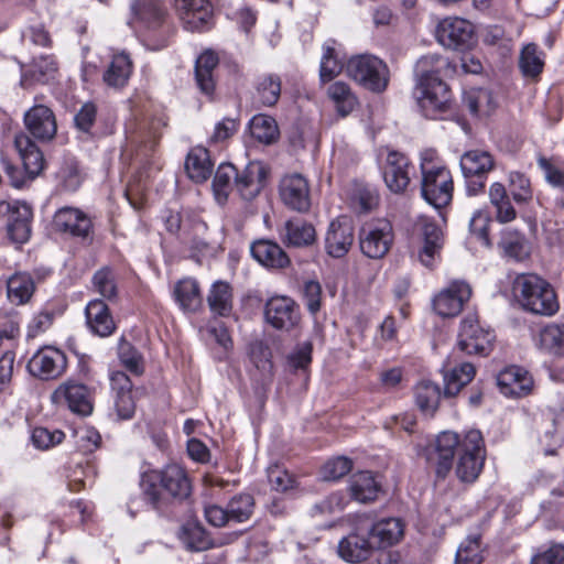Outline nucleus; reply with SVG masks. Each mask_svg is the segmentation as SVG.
Wrapping results in <instances>:
<instances>
[{
    "label": "nucleus",
    "mask_w": 564,
    "mask_h": 564,
    "mask_svg": "<svg viewBox=\"0 0 564 564\" xmlns=\"http://www.w3.org/2000/svg\"><path fill=\"white\" fill-rule=\"evenodd\" d=\"M455 455L456 477L462 482H474L479 477L486 459L485 442L480 431L470 430L463 436L445 431L436 436L429 452V460L435 467L438 478L444 479L451 473Z\"/></svg>",
    "instance_id": "nucleus-1"
},
{
    "label": "nucleus",
    "mask_w": 564,
    "mask_h": 564,
    "mask_svg": "<svg viewBox=\"0 0 564 564\" xmlns=\"http://www.w3.org/2000/svg\"><path fill=\"white\" fill-rule=\"evenodd\" d=\"M420 170L424 200L436 209L447 206L453 198V177L435 149L421 151Z\"/></svg>",
    "instance_id": "nucleus-2"
},
{
    "label": "nucleus",
    "mask_w": 564,
    "mask_h": 564,
    "mask_svg": "<svg viewBox=\"0 0 564 564\" xmlns=\"http://www.w3.org/2000/svg\"><path fill=\"white\" fill-rule=\"evenodd\" d=\"M512 292L522 307L540 315H553L558 310L555 293L547 282L535 274H519Z\"/></svg>",
    "instance_id": "nucleus-3"
},
{
    "label": "nucleus",
    "mask_w": 564,
    "mask_h": 564,
    "mask_svg": "<svg viewBox=\"0 0 564 564\" xmlns=\"http://www.w3.org/2000/svg\"><path fill=\"white\" fill-rule=\"evenodd\" d=\"M144 495L153 506H156L163 495L177 499L187 498L191 494V482L185 470L176 465H167L159 471H151L143 480Z\"/></svg>",
    "instance_id": "nucleus-4"
},
{
    "label": "nucleus",
    "mask_w": 564,
    "mask_h": 564,
    "mask_svg": "<svg viewBox=\"0 0 564 564\" xmlns=\"http://www.w3.org/2000/svg\"><path fill=\"white\" fill-rule=\"evenodd\" d=\"M346 74L364 88L373 93L384 91L390 80L388 65L371 54L350 57L346 64Z\"/></svg>",
    "instance_id": "nucleus-5"
},
{
    "label": "nucleus",
    "mask_w": 564,
    "mask_h": 564,
    "mask_svg": "<svg viewBox=\"0 0 564 564\" xmlns=\"http://www.w3.org/2000/svg\"><path fill=\"white\" fill-rule=\"evenodd\" d=\"M413 97L422 113L430 119L442 118L451 109L452 94L442 79L415 82Z\"/></svg>",
    "instance_id": "nucleus-6"
},
{
    "label": "nucleus",
    "mask_w": 564,
    "mask_h": 564,
    "mask_svg": "<svg viewBox=\"0 0 564 564\" xmlns=\"http://www.w3.org/2000/svg\"><path fill=\"white\" fill-rule=\"evenodd\" d=\"M14 148L22 161L25 176H19V171L13 166H8L7 173L11 180V184L15 188H21L26 181L35 178L42 172L44 158L35 142L24 132L15 134Z\"/></svg>",
    "instance_id": "nucleus-7"
},
{
    "label": "nucleus",
    "mask_w": 564,
    "mask_h": 564,
    "mask_svg": "<svg viewBox=\"0 0 564 564\" xmlns=\"http://www.w3.org/2000/svg\"><path fill=\"white\" fill-rule=\"evenodd\" d=\"M32 208L24 202H0V219L6 223L8 238L18 245L25 243L31 236Z\"/></svg>",
    "instance_id": "nucleus-8"
},
{
    "label": "nucleus",
    "mask_w": 564,
    "mask_h": 564,
    "mask_svg": "<svg viewBox=\"0 0 564 564\" xmlns=\"http://www.w3.org/2000/svg\"><path fill=\"white\" fill-rule=\"evenodd\" d=\"M381 171L386 186L394 194L405 193L415 175V167L410 159L395 150L388 151Z\"/></svg>",
    "instance_id": "nucleus-9"
},
{
    "label": "nucleus",
    "mask_w": 564,
    "mask_h": 564,
    "mask_svg": "<svg viewBox=\"0 0 564 564\" xmlns=\"http://www.w3.org/2000/svg\"><path fill=\"white\" fill-rule=\"evenodd\" d=\"M495 335L478 323L476 314L466 315L458 333L457 347L467 355H488L492 348Z\"/></svg>",
    "instance_id": "nucleus-10"
},
{
    "label": "nucleus",
    "mask_w": 564,
    "mask_h": 564,
    "mask_svg": "<svg viewBox=\"0 0 564 564\" xmlns=\"http://www.w3.org/2000/svg\"><path fill=\"white\" fill-rule=\"evenodd\" d=\"M392 241V226L384 219L366 224L359 232L360 250L370 259L383 258L390 250Z\"/></svg>",
    "instance_id": "nucleus-11"
},
{
    "label": "nucleus",
    "mask_w": 564,
    "mask_h": 564,
    "mask_svg": "<svg viewBox=\"0 0 564 564\" xmlns=\"http://www.w3.org/2000/svg\"><path fill=\"white\" fill-rule=\"evenodd\" d=\"M436 39L451 50H466L474 44V25L466 19L447 17L436 26Z\"/></svg>",
    "instance_id": "nucleus-12"
},
{
    "label": "nucleus",
    "mask_w": 564,
    "mask_h": 564,
    "mask_svg": "<svg viewBox=\"0 0 564 564\" xmlns=\"http://www.w3.org/2000/svg\"><path fill=\"white\" fill-rule=\"evenodd\" d=\"M264 318L273 328L290 332L300 324V306L289 296H272L265 303Z\"/></svg>",
    "instance_id": "nucleus-13"
},
{
    "label": "nucleus",
    "mask_w": 564,
    "mask_h": 564,
    "mask_svg": "<svg viewBox=\"0 0 564 564\" xmlns=\"http://www.w3.org/2000/svg\"><path fill=\"white\" fill-rule=\"evenodd\" d=\"M279 195L282 203L292 210L304 213L310 209L308 181L300 173L286 174L281 178Z\"/></svg>",
    "instance_id": "nucleus-14"
},
{
    "label": "nucleus",
    "mask_w": 564,
    "mask_h": 564,
    "mask_svg": "<svg viewBox=\"0 0 564 564\" xmlns=\"http://www.w3.org/2000/svg\"><path fill=\"white\" fill-rule=\"evenodd\" d=\"M470 296V285L465 281L454 280L434 296L433 308L440 316H456Z\"/></svg>",
    "instance_id": "nucleus-15"
},
{
    "label": "nucleus",
    "mask_w": 564,
    "mask_h": 564,
    "mask_svg": "<svg viewBox=\"0 0 564 564\" xmlns=\"http://www.w3.org/2000/svg\"><path fill=\"white\" fill-rule=\"evenodd\" d=\"M66 366L67 359L62 350L54 347H44L32 356L28 369L36 378L51 380L62 376Z\"/></svg>",
    "instance_id": "nucleus-16"
},
{
    "label": "nucleus",
    "mask_w": 564,
    "mask_h": 564,
    "mask_svg": "<svg viewBox=\"0 0 564 564\" xmlns=\"http://www.w3.org/2000/svg\"><path fill=\"white\" fill-rule=\"evenodd\" d=\"M55 403H65L74 413L89 415L93 411L91 391L85 384L67 380L59 384L52 394Z\"/></svg>",
    "instance_id": "nucleus-17"
},
{
    "label": "nucleus",
    "mask_w": 564,
    "mask_h": 564,
    "mask_svg": "<svg viewBox=\"0 0 564 564\" xmlns=\"http://www.w3.org/2000/svg\"><path fill=\"white\" fill-rule=\"evenodd\" d=\"M415 228L422 237V248L419 251L421 263L427 268L434 265L440 259L443 248V232L440 226L426 216L419 217Z\"/></svg>",
    "instance_id": "nucleus-18"
},
{
    "label": "nucleus",
    "mask_w": 564,
    "mask_h": 564,
    "mask_svg": "<svg viewBox=\"0 0 564 564\" xmlns=\"http://www.w3.org/2000/svg\"><path fill=\"white\" fill-rule=\"evenodd\" d=\"M269 170L260 161L249 162L241 171H237L234 187L245 200H252L263 189Z\"/></svg>",
    "instance_id": "nucleus-19"
},
{
    "label": "nucleus",
    "mask_w": 564,
    "mask_h": 564,
    "mask_svg": "<svg viewBox=\"0 0 564 564\" xmlns=\"http://www.w3.org/2000/svg\"><path fill=\"white\" fill-rule=\"evenodd\" d=\"M110 387L118 419L130 420L135 412V391L130 378L123 371H112Z\"/></svg>",
    "instance_id": "nucleus-20"
},
{
    "label": "nucleus",
    "mask_w": 564,
    "mask_h": 564,
    "mask_svg": "<svg viewBox=\"0 0 564 564\" xmlns=\"http://www.w3.org/2000/svg\"><path fill=\"white\" fill-rule=\"evenodd\" d=\"M354 242V228L348 217L333 220L325 236V250L333 258L346 256Z\"/></svg>",
    "instance_id": "nucleus-21"
},
{
    "label": "nucleus",
    "mask_w": 564,
    "mask_h": 564,
    "mask_svg": "<svg viewBox=\"0 0 564 564\" xmlns=\"http://www.w3.org/2000/svg\"><path fill=\"white\" fill-rule=\"evenodd\" d=\"M375 550H386L398 544L404 535V523L399 518H384L365 525Z\"/></svg>",
    "instance_id": "nucleus-22"
},
{
    "label": "nucleus",
    "mask_w": 564,
    "mask_h": 564,
    "mask_svg": "<svg viewBox=\"0 0 564 564\" xmlns=\"http://www.w3.org/2000/svg\"><path fill=\"white\" fill-rule=\"evenodd\" d=\"M175 8L189 31H203L213 19V8L208 0H175Z\"/></svg>",
    "instance_id": "nucleus-23"
},
{
    "label": "nucleus",
    "mask_w": 564,
    "mask_h": 564,
    "mask_svg": "<svg viewBox=\"0 0 564 564\" xmlns=\"http://www.w3.org/2000/svg\"><path fill=\"white\" fill-rule=\"evenodd\" d=\"M24 124L28 131L40 141L52 140L57 131L55 116L44 105H37L28 110L24 115Z\"/></svg>",
    "instance_id": "nucleus-24"
},
{
    "label": "nucleus",
    "mask_w": 564,
    "mask_h": 564,
    "mask_svg": "<svg viewBox=\"0 0 564 564\" xmlns=\"http://www.w3.org/2000/svg\"><path fill=\"white\" fill-rule=\"evenodd\" d=\"M365 525H358L354 532L343 538L338 544L339 556L350 563H359L370 557L373 551Z\"/></svg>",
    "instance_id": "nucleus-25"
},
{
    "label": "nucleus",
    "mask_w": 564,
    "mask_h": 564,
    "mask_svg": "<svg viewBox=\"0 0 564 564\" xmlns=\"http://www.w3.org/2000/svg\"><path fill=\"white\" fill-rule=\"evenodd\" d=\"M497 386L502 394L519 398L531 391L533 379L525 369L510 366L497 375Z\"/></svg>",
    "instance_id": "nucleus-26"
},
{
    "label": "nucleus",
    "mask_w": 564,
    "mask_h": 564,
    "mask_svg": "<svg viewBox=\"0 0 564 564\" xmlns=\"http://www.w3.org/2000/svg\"><path fill=\"white\" fill-rule=\"evenodd\" d=\"M56 230L77 237H87L91 229L90 218L78 208L63 207L55 213Z\"/></svg>",
    "instance_id": "nucleus-27"
},
{
    "label": "nucleus",
    "mask_w": 564,
    "mask_h": 564,
    "mask_svg": "<svg viewBox=\"0 0 564 564\" xmlns=\"http://www.w3.org/2000/svg\"><path fill=\"white\" fill-rule=\"evenodd\" d=\"M85 316L88 328L100 337L110 336L116 329L109 307L101 300L90 301L86 306Z\"/></svg>",
    "instance_id": "nucleus-28"
},
{
    "label": "nucleus",
    "mask_w": 564,
    "mask_h": 564,
    "mask_svg": "<svg viewBox=\"0 0 564 564\" xmlns=\"http://www.w3.org/2000/svg\"><path fill=\"white\" fill-rule=\"evenodd\" d=\"M218 65V57L212 51L202 53L195 63V79L198 89L208 98H213L216 89L214 70Z\"/></svg>",
    "instance_id": "nucleus-29"
},
{
    "label": "nucleus",
    "mask_w": 564,
    "mask_h": 564,
    "mask_svg": "<svg viewBox=\"0 0 564 564\" xmlns=\"http://www.w3.org/2000/svg\"><path fill=\"white\" fill-rule=\"evenodd\" d=\"M173 297L185 313H194L202 306V294L198 282L193 278L177 281L173 288Z\"/></svg>",
    "instance_id": "nucleus-30"
},
{
    "label": "nucleus",
    "mask_w": 564,
    "mask_h": 564,
    "mask_svg": "<svg viewBox=\"0 0 564 564\" xmlns=\"http://www.w3.org/2000/svg\"><path fill=\"white\" fill-rule=\"evenodd\" d=\"M348 489L354 500L368 503L378 498L381 487L372 473L359 471L350 477Z\"/></svg>",
    "instance_id": "nucleus-31"
},
{
    "label": "nucleus",
    "mask_w": 564,
    "mask_h": 564,
    "mask_svg": "<svg viewBox=\"0 0 564 564\" xmlns=\"http://www.w3.org/2000/svg\"><path fill=\"white\" fill-rule=\"evenodd\" d=\"M494 166V158L487 151L470 150L460 158V169L465 178L486 177Z\"/></svg>",
    "instance_id": "nucleus-32"
},
{
    "label": "nucleus",
    "mask_w": 564,
    "mask_h": 564,
    "mask_svg": "<svg viewBox=\"0 0 564 564\" xmlns=\"http://www.w3.org/2000/svg\"><path fill=\"white\" fill-rule=\"evenodd\" d=\"M252 257L263 267L284 268L289 263L286 253L270 240H258L250 248Z\"/></svg>",
    "instance_id": "nucleus-33"
},
{
    "label": "nucleus",
    "mask_w": 564,
    "mask_h": 564,
    "mask_svg": "<svg viewBox=\"0 0 564 564\" xmlns=\"http://www.w3.org/2000/svg\"><path fill=\"white\" fill-rule=\"evenodd\" d=\"M188 177L195 183L206 182L213 172V163L207 149L196 147L189 151L185 161Z\"/></svg>",
    "instance_id": "nucleus-34"
},
{
    "label": "nucleus",
    "mask_w": 564,
    "mask_h": 564,
    "mask_svg": "<svg viewBox=\"0 0 564 564\" xmlns=\"http://www.w3.org/2000/svg\"><path fill=\"white\" fill-rule=\"evenodd\" d=\"M132 62L128 54L123 52L116 54L102 75L104 82L109 87L121 88L127 85L132 74Z\"/></svg>",
    "instance_id": "nucleus-35"
},
{
    "label": "nucleus",
    "mask_w": 564,
    "mask_h": 564,
    "mask_svg": "<svg viewBox=\"0 0 564 564\" xmlns=\"http://www.w3.org/2000/svg\"><path fill=\"white\" fill-rule=\"evenodd\" d=\"M56 72L57 65L52 56H40L33 61L29 70L22 73L21 85L29 87L34 83L46 84L54 78Z\"/></svg>",
    "instance_id": "nucleus-36"
},
{
    "label": "nucleus",
    "mask_w": 564,
    "mask_h": 564,
    "mask_svg": "<svg viewBox=\"0 0 564 564\" xmlns=\"http://www.w3.org/2000/svg\"><path fill=\"white\" fill-rule=\"evenodd\" d=\"M131 12L137 21L149 29L161 25L165 15V10L158 0H135Z\"/></svg>",
    "instance_id": "nucleus-37"
},
{
    "label": "nucleus",
    "mask_w": 564,
    "mask_h": 564,
    "mask_svg": "<svg viewBox=\"0 0 564 564\" xmlns=\"http://www.w3.org/2000/svg\"><path fill=\"white\" fill-rule=\"evenodd\" d=\"M449 67L448 59L438 54H426L415 64V82L441 79V75Z\"/></svg>",
    "instance_id": "nucleus-38"
},
{
    "label": "nucleus",
    "mask_w": 564,
    "mask_h": 564,
    "mask_svg": "<svg viewBox=\"0 0 564 564\" xmlns=\"http://www.w3.org/2000/svg\"><path fill=\"white\" fill-rule=\"evenodd\" d=\"M545 55L538 45L529 43L524 45L519 56V68L525 78L534 79L544 68Z\"/></svg>",
    "instance_id": "nucleus-39"
},
{
    "label": "nucleus",
    "mask_w": 564,
    "mask_h": 564,
    "mask_svg": "<svg viewBox=\"0 0 564 564\" xmlns=\"http://www.w3.org/2000/svg\"><path fill=\"white\" fill-rule=\"evenodd\" d=\"M489 200L496 209V219L499 223H510L516 219L517 212L512 206L507 189L502 183L495 182L489 187Z\"/></svg>",
    "instance_id": "nucleus-40"
},
{
    "label": "nucleus",
    "mask_w": 564,
    "mask_h": 564,
    "mask_svg": "<svg viewBox=\"0 0 564 564\" xmlns=\"http://www.w3.org/2000/svg\"><path fill=\"white\" fill-rule=\"evenodd\" d=\"M284 230L285 242L293 247L310 246L316 238L315 228L302 219L288 220Z\"/></svg>",
    "instance_id": "nucleus-41"
},
{
    "label": "nucleus",
    "mask_w": 564,
    "mask_h": 564,
    "mask_svg": "<svg viewBox=\"0 0 564 564\" xmlns=\"http://www.w3.org/2000/svg\"><path fill=\"white\" fill-rule=\"evenodd\" d=\"M34 290V281L28 273H15L7 282L8 299L15 305L29 302Z\"/></svg>",
    "instance_id": "nucleus-42"
},
{
    "label": "nucleus",
    "mask_w": 564,
    "mask_h": 564,
    "mask_svg": "<svg viewBox=\"0 0 564 564\" xmlns=\"http://www.w3.org/2000/svg\"><path fill=\"white\" fill-rule=\"evenodd\" d=\"M464 104L474 116H489L497 106L496 98L490 90L474 88L465 93Z\"/></svg>",
    "instance_id": "nucleus-43"
},
{
    "label": "nucleus",
    "mask_w": 564,
    "mask_h": 564,
    "mask_svg": "<svg viewBox=\"0 0 564 564\" xmlns=\"http://www.w3.org/2000/svg\"><path fill=\"white\" fill-rule=\"evenodd\" d=\"M281 95V79L276 75L268 74L258 78L254 100L263 107L274 106Z\"/></svg>",
    "instance_id": "nucleus-44"
},
{
    "label": "nucleus",
    "mask_w": 564,
    "mask_h": 564,
    "mask_svg": "<svg viewBox=\"0 0 564 564\" xmlns=\"http://www.w3.org/2000/svg\"><path fill=\"white\" fill-rule=\"evenodd\" d=\"M476 375V368L470 362H463L454 367L444 376V393L448 397L456 395Z\"/></svg>",
    "instance_id": "nucleus-45"
},
{
    "label": "nucleus",
    "mask_w": 564,
    "mask_h": 564,
    "mask_svg": "<svg viewBox=\"0 0 564 564\" xmlns=\"http://www.w3.org/2000/svg\"><path fill=\"white\" fill-rule=\"evenodd\" d=\"M237 169L230 163H223L218 166L214 180L213 192L218 204H225L229 193L235 189Z\"/></svg>",
    "instance_id": "nucleus-46"
},
{
    "label": "nucleus",
    "mask_w": 564,
    "mask_h": 564,
    "mask_svg": "<svg viewBox=\"0 0 564 564\" xmlns=\"http://www.w3.org/2000/svg\"><path fill=\"white\" fill-rule=\"evenodd\" d=\"M208 305L215 314L228 316L232 310L231 288L227 282L217 281L207 296Z\"/></svg>",
    "instance_id": "nucleus-47"
},
{
    "label": "nucleus",
    "mask_w": 564,
    "mask_h": 564,
    "mask_svg": "<svg viewBox=\"0 0 564 564\" xmlns=\"http://www.w3.org/2000/svg\"><path fill=\"white\" fill-rule=\"evenodd\" d=\"M415 403L419 409L425 414H433L441 399L440 387L430 381H420L414 389Z\"/></svg>",
    "instance_id": "nucleus-48"
},
{
    "label": "nucleus",
    "mask_w": 564,
    "mask_h": 564,
    "mask_svg": "<svg viewBox=\"0 0 564 564\" xmlns=\"http://www.w3.org/2000/svg\"><path fill=\"white\" fill-rule=\"evenodd\" d=\"M180 540L187 550L194 552L205 551L213 545L205 529L196 522H187L182 527Z\"/></svg>",
    "instance_id": "nucleus-49"
},
{
    "label": "nucleus",
    "mask_w": 564,
    "mask_h": 564,
    "mask_svg": "<svg viewBox=\"0 0 564 564\" xmlns=\"http://www.w3.org/2000/svg\"><path fill=\"white\" fill-rule=\"evenodd\" d=\"M329 98L334 101L337 112L341 117L348 116L357 106L358 100L350 87L344 82H335L327 89Z\"/></svg>",
    "instance_id": "nucleus-50"
},
{
    "label": "nucleus",
    "mask_w": 564,
    "mask_h": 564,
    "mask_svg": "<svg viewBox=\"0 0 564 564\" xmlns=\"http://www.w3.org/2000/svg\"><path fill=\"white\" fill-rule=\"evenodd\" d=\"M251 135L261 143L271 144L279 137V128L274 118L268 115H256L250 120Z\"/></svg>",
    "instance_id": "nucleus-51"
},
{
    "label": "nucleus",
    "mask_w": 564,
    "mask_h": 564,
    "mask_svg": "<svg viewBox=\"0 0 564 564\" xmlns=\"http://www.w3.org/2000/svg\"><path fill=\"white\" fill-rule=\"evenodd\" d=\"M542 349L556 356L564 355V323H551L540 332Z\"/></svg>",
    "instance_id": "nucleus-52"
},
{
    "label": "nucleus",
    "mask_w": 564,
    "mask_h": 564,
    "mask_svg": "<svg viewBox=\"0 0 564 564\" xmlns=\"http://www.w3.org/2000/svg\"><path fill=\"white\" fill-rule=\"evenodd\" d=\"M378 204L379 194L375 187L364 184L355 185L350 195V206L355 212L366 214L375 209Z\"/></svg>",
    "instance_id": "nucleus-53"
},
{
    "label": "nucleus",
    "mask_w": 564,
    "mask_h": 564,
    "mask_svg": "<svg viewBox=\"0 0 564 564\" xmlns=\"http://www.w3.org/2000/svg\"><path fill=\"white\" fill-rule=\"evenodd\" d=\"M499 245L508 257L518 261H521L529 256L527 240L523 235L517 230H503Z\"/></svg>",
    "instance_id": "nucleus-54"
},
{
    "label": "nucleus",
    "mask_w": 564,
    "mask_h": 564,
    "mask_svg": "<svg viewBox=\"0 0 564 564\" xmlns=\"http://www.w3.org/2000/svg\"><path fill=\"white\" fill-rule=\"evenodd\" d=\"M343 62L338 57L334 41H327L323 46L319 76L323 82H329L343 70Z\"/></svg>",
    "instance_id": "nucleus-55"
},
{
    "label": "nucleus",
    "mask_w": 564,
    "mask_h": 564,
    "mask_svg": "<svg viewBox=\"0 0 564 564\" xmlns=\"http://www.w3.org/2000/svg\"><path fill=\"white\" fill-rule=\"evenodd\" d=\"M56 181L64 191H76L83 181L77 161L73 158L65 159L56 172Z\"/></svg>",
    "instance_id": "nucleus-56"
},
{
    "label": "nucleus",
    "mask_w": 564,
    "mask_h": 564,
    "mask_svg": "<svg viewBox=\"0 0 564 564\" xmlns=\"http://www.w3.org/2000/svg\"><path fill=\"white\" fill-rule=\"evenodd\" d=\"M484 560L480 545V535L466 538L458 546L455 564H480Z\"/></svg>",
    "instance_id": "nucleus-57"
},
{
    "label": "nucleus",
    "mask_w": 564,
    "mask_h": 564,
    "mask_svg": "<svg viewBox=\"0 0 564 564\" xmlns=\"http://www.w3.org/2000/svg\"><path fill=\"white\" fill-rule=\"evenodd\" d=\"M254 500L251 495L240 494L230 499L227 505V512L230 520L235 522H245L253 513Z\"/></svg>",
    "instance_id": "nucleus-58"
},
{
    "label": "nucleus",
    "mask_w": 564,
    "mask_h": 564,
    "mask_svg": "<svg viewBox=\"0 0 564 564\" xmlns=\"http://www.w3.org/2000/svg\"><path fill=\"white\" fill-rule=\"evenodd\" d=\"M93 286L102 297L111 300L117 295V282L113 271L104 267L93 275Z\"/></svg>",
    "instance_id": "nucleus-59"
},
{
    "label": "nucleus",
    "mask_w": 564,
    "mask_h": 564,
    "mask_svg": "<svg viewBox=\"0 0 564 564\" xmlns=\"http://www.w3.org/2000/svg\"><path fill=\"white\" fill-rule=\"evenodd\" d=\"M491 223V217L488 212L477 209L474 212L469 220V232L485 247L490 248L491 241L488 235V228Z\"/></svg>",
    "instance_id": "nucleus-60"
},
{
    "label": "nucleus",
    "mask_w": 564,
    "mask_h": 564,
    "mask_svg": "<svg viewBox=\"0 0 564 564\" xmlns=\"http://www.w3.org/2000/svg\"><path fill=\"white\" fill-rule=\"evenodd\" d=\"M509 189L517 204H525L532 199L530 180L520 172L509 173Z\"/></svg>",
    "instance_id": "nucleus-61"
},
{
    "label": "nucleus",
    "mask_w": 564,
    "mask_h": 564,
    "mask_svg": "<svg viewBox=\"0 0 564 564\" xmlns=\"http://www.w3.org/2000/svg\"><path fill=\"white\" fill-rule=\"evenodd\" d=\"M347 500L343 492L330 494L322 501L315 503L311 510L313 517H327L341 512L345 509Z\"/></svg>",
    "instance_id": "nucleus-62"
},
{
    "label": "nucleus",
    "mask_w": 564,
    "mask_h": 564,
    "mask_svg": "<svg viewBox=\"0 0 564 564\" xmlns=\"http://www.w3.org/2000/svg\"><path fill=\"white\" fill-rule=\"evenodd\" d=\"M61 312L52 306H45L36 313L28 325V337L34 338L45 333Z\"/></svg>",
    "instance_id": "nucleus-63"
},
{
    "label": "nucleus",
    "mask_w": 564,
    "mask_h": 564,
    "mask_svg": "<svg viewBox=\"0 0 564 564\" xmlns=\"http://www.w3.org/2000/svg\"><path fill=\"white\" fill-rule=\"evenodd\" d=\"M352 469V460L345 456L328 459L322 467V477L327 481H335Z\"/></svg>",
    "instance_id": "nucleus-64"
}]
</instances>
